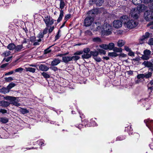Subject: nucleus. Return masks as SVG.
<instances>
[{"instance_id":"obj_54","label":"nucleus","mask_w":153,"mask_h":153,"mask_svg":"<svg viewBox=\"0 0 153 153\" xmlns=\"http://www.w3.org/2000/svg\"><path fill=\"white\" fill-rule=\"evenodd\" d=\"M71 16V15L70 14H68L66 15H65L64 19L66 21L67 20H68V19H69Z\"/></svg>"},{"instance_id":"obj_24","label":"nucleus","mask_w":153,"mask_h":153,"mask_svg":"<svg viewBox=\"0 0 153 153\" xmlns=\"http://www.w3.org/2000/svg\"><path fill=\"white\" fill-rule=\"evenodd\" d=\"M125 41L123 40H119L117 42V46L119 47H121L125 45Z\"/></svg>"},{"instance_id":"obj_10","label":"nucleus","mask_w":153,"mask_h":153,"mask_svg":"<svg viewBox=\"0 0 153 153\" xmlns=\"http://www.w3.org/2000/svg\"><path fill=\"white\" fill-rule=\"evenodd\" d=\"M147 7L144 4H141L137 6V10L136 11L138 12V15L139 14V12H142L147 10Z\"/></svg>"},{"instance_id":"obj_4","label":"nucleus","mask_w":153,"mask_h":153,"mask_svg":"<svg viewBox=\"0 0 153 153\" xmlns=\"http://www.w3.org/2000/svg\"><path fill=\"white\" fill-rule=\"evenodd\" d=\"M4 98L5 100L11 101L12 102L11 103L15 106H19L20 105V104L18 103L19 101L16 97L10 96H7L4 97Z\"/></svg>"},{"instance_id":"obj_33","label":"nucleus","mask_w":153,"mask_h":153,"mask_svg":"<svg viewBox=\"0 0 153 153\" xmlns=\"http://www.w3.org/2000/svg\"><path fill=\"white\" fill-rule=\"evenodd\" d=\"M145 38L143 36L139 39V43L141 44H143L145 42Z\"/></svg>"},{"instance_id":"obj_25","label":"nucleus","mask_w":153,"mask_h":153,"mask_svg":"<svg viewBox=\"0 0 153 153\" xmlns=\"http://www.w3.org/2000/svg\"><path fill=\"white\" fill-rule=\"evenodd\" d=\"M1 122L3 123H5L8 121V119L6 117H1L0 118Z\"/></svg>"},{"instance_id":"obj_37","label":"nucleus","mask_w":153,"mask_h":153,"mask_svg":"<svg viewBox=\"0 0 153 153\" xmlns=\"http://www.w3.org/2000/svg\"><path fill=\"white\" fill-rule=\"evenodd\" d=\"M152 73L151 72H149L148 73L144 74L145 77L146 78H148L150 77L152 75Z\"/></svg>"},{"instance_id":"obj_28","label":"nucleus","mask_w":153,"mask_h":153,"mask_svg":"<svg viewBox=\"0 0 153 153\" xmlns=\"http://www.w3.org/2000/svg\"><path fill=\"white\" fill-rule=\"evenodd\" d=\"M108 55L109 56L114 57H117L119 56V54H117L114 51L112 52L109 53Z\"/></svg>"},{"instance_id":"obj_2","label":"nucleus","mask_w":153,"mask_h":153,"mask_svg":"<svg viewBox=\"0 0 153 153\" xmlns=\"http://www.w3.org/2000/svg\"><path fill=\"white\" fill-rule=\"evenodd\" d=\"M100 29H101V33L103 35L108 36L112 33V27L109 24L107 23L104 24L103 28H101V26L99 25L97 27L96 30L98 31Z\"/></svg>"},{"instance_id":"obj_40","label":"nucleus","mask_w":153,"mask_h":153,"mask_svg":"<svg viewBox=\"0 0 153 153\" xmlns=\"http://www.w3.org/2000/svg\"><path fill=\"white\" fill-rule=\"evenodd\" d=\"M80 58V57L79 56L76 55H75L72 56H71L72 60H73L75 61H76L77 60H79Z\"/></svg>"},{"instance_id":"obj_1","label":"nucleus","mask_w":153,"mask_h":153,"mask_svg":"<svg viewBox=\"0 0 153 153\" xmlns=\"http://www.w3.org/2000/svg\"><path fill=\"white\" fill-rule=\"evenodd\" d=\"M130 15L131 17L134 18V19H131L126 23V27L129 29H133L136 27L138 24V22L137 20L138 19V12L135 10V9H132L131 11Z\"/></svg>"},{"instance_id":"obj_13","label":"nucleus","mask_w":153,"mask_h":153,"mask_svg":"<svg viewBox=\"0 0 153 153\" xmlns=\"http://www.w3.org/2000/svg\"><path fill=\"white\" fill-rule=\"evenodd\" d=\"M63 61L66 63H68L69 62L72 61L71 56H64L62 58Z\"/></svg>"},{"instance_id":"obj_3","label":"nucleus","mask_w":153,"mask_h":153,"mask_svg":"<svg viewBox=\"0 0 153 153\" xmlns=\"http://www.w3.org/2000/svg\"><path fill=\"white\" fill-rule=\"evenodd\" d=\"M60 1L59 8L61 9L60 10V14L57 20V22H59L62 20L64 16V12L62 10L65 7L67 4V2L66 1L64 0H59Z\"/></svg>"},{"instance_id":"obj_22","label":"nucleus","mask_w":153,"mask_h":153,"mask_svg":"<svg viewBox=\"0 0 153 153\" xmlns=\"http://www.w3.org/2000/svg\"><path fill=\"white\" fill-rule=\"evenodd\" d=\"M25 69L27 71H29L32 73H35L36 70L35 68L30 67L25 68Z\"/></svg>"},{"instance_id":"obj_5","label":"nucleus","mask_w":153,"mask_h":153,"mask_svg":"<svg viewBox=\"0 0 153 153\" xmlns=\"http://www.w3.org/2000/svg\"><path fill=\"white\" fill-rule=\"evenodd\" d=\"M55 20L51 18L50 16H45L43 18V21L46 25V27H49V26L51 25L54 23Z\"/></svg>"},{"instance_id":"obj_58","label":"nucleus","mask_w":153,"mask_h":153,"mask_svg":"<svg viewBox=\"0 0 153 153\" xmlns=\"http://www.w3.org/2000/svg\"><path fill=\"white\" fill-rule=\"evenodd\" d=\"M85 34L86 35L91 36L92 35V32L89 30H87L85 32Z\"/></svg>"},{"instance_id":"obj_45","label":"nucleus","mask_w":153,"mask_h":153,"mask_svg":"<svg viewBox=\"0 0 153 153\" xmlns=\"http://www.w3.org/2000/svg\"><path fill=\"white\" fill-rule=\"evenodd\" d=\"M4 79L7 82H10L13 80V78L11 77H5Z\"/></svg>"},{"instance_id":"obj_12","label":"nucleus","mask_w":153,"mask_h":153,"mask_svg":"<svg viewBox=\"0 0 153 153\" xmlns=\"http://www.w3.org/2000/svg\"><path fill=\"white\" fill-rule=\"evenodd\" d=\"M122 22L120 20H115L113 22V26L115 28H120L122 26Z\"/></svg>"},{"instance_id":"obj_21","label":"nucleus","mask_w":153,"mask_h":153,"mask_svg":"<svg viewBox=\"0 0 153 153\" xmlns=\"http://www.w3.org/2000/svg\"><path fill=\"white\" fill-rule=\"evenodd\" d=\"M23 48V45H18L16 46H15V51H16L19 52Z\"/></svg>"},{"instance_id":"obj_60","label":"nucleus","mask_w":153,"mask_h":153,"mask_svg":"<svg viewBox=\"0 0 153 153\" xmlns=\"http://www.w3.org/2000/svg\"><path fill=\"white\" fill-rule=\"evenodd\" d=\"M0 113L2 114H4L7 113V110L6 109H1L0 110Z\"/></svg>"},{"instance_id":"obj_11","label":"nucleus","mask_w":153,"mask_h":153,"mask_svg":"<svg viewBox=\"0 0 153 153\" xmlns=\"http://www.w3.org/2000/svg\"><path fill=\"white\" fill-rule=\"evenodd\" d=\"M144 122L150 130L152 131L153 130V120L147 119L145 120Z\"/></svg>"},{"instance_id":"obj_39","label":"nucleus","mask_w":153,"mask_h":153,"mask_svg":"<svg viewBox=\"0 0 153 153\" xmlns=\"http://www.w3.org/2000/svg\"><path fill=\"white\" fill-rule=\"evenodd\" d=\"M20 111L23 114H25L29 112V111L27 109L25 108H22L20 110Z\"/></svg>"},{"instance_id":"obj_43","label":"nucleus","mask_w":153,"mask_h":153,"mask_svg":"<svg viewBox=\"0 0 153 153\" xmlns=\"http://www.w3.org/2000/svg\"><path fill=\"white\" fill-rule=\"evenodd\" d=\"M23 70L24 69L23 68L20 67L16 69L15 71L16 72H19L21 73L22 72Z\"/></svg>"},{"instance_id":"obj_38","label":"nucleus","mask_w":153,"mask_h":153,"mask_svg":"<svg viewBox=\"0 0 153 153\" xmlns=\"http://www.w3.org/2000/svg\"><path fill=\"white\" fill-rule=\"evenodd\" d=\"M53 45H52L51 46H50L49 47L46 49L44 51V53L45 54H47L51 52V49H50V48L52 46H53Z\"/></svg>"},{"instance_id":"obj_20","label":"nucleus","mask_w":153,"mask_h":153,"mask_svg":"<svg viewBox=\"0 0 153 153\" xmlns=\"http://www.w3.org/2000/svg\"><path fill=\"white\" fill-rule=\"evenodd\" d=\"M7 49L10 50H13L15 48V45L13 43H10L7 46Z\"/></svg>"},{"instance_id":"obj_53","label":"nucleus","mask_w":153,"mask_h":153,"mask_svg":"<svg viewBox=\"0 0 153 153\" xmlns=\"http://www.w3.org/2000/svg\"><path fill=\"white\" fill-rule=\"evenodd\" d=\"M49 29H48V33H51L53 31L54 28V26L50 27Z\"/></svg>"},{"instance_id":"obj_31","label":"nucleus","mask_w":153,"mask_h":153,"mask_svg":"<svg viewBox=\"0 0 153 153\" xmlns=\"http://www.w3.org/2000/svg\"><path fill=\"white\" fill-rule=\"evenodd\" d=\"M99 47L102 49L105 50L108 49V45L106 44H102L99 45Z\"/></svg>"},{"instance_id":"obj_46","label":"nucleus","mask_w":153,"mask_h":153,"mask_svg":"<svg viewBox=\"0 0 153 153\" xmlns=\"http://www.w3.org/2000/svg\"><path fill=\"white\" fill-rule=\"evenodd\" d=\"M83 52L82 51H77L74 53V55H78L82 54L83 53Z\"/></svg>"},{"instance_id":"obj_62","label":"nucleus","mask_w":153,"mask_h":153,"mask_svg":"<svg viewBox=\"0 0 153 153\" xmlns=\"http://www.w3.org/2000/svg\"><path fill=\"white\" fill-rule=\"evenodd\" d=\"M153 1V0H143V2L145 4H148L151 2Z\"/></svg>"},{"instance_id":"obj_14","label":"nucleus","mask_w":153,"mask_h":153,"mask_svg":"<svg viewBox=\"0 0 153 153\" xmlns=\"http://www.w3.org/2000/svg\"><path fill=\"white\" fill-rule=\"evenodd\" d=\"M61 62V60L57 59H54L51 62V65L52 66H56L59 64Z\"/></svg>"},{"instance_id":"obj_7","label":"nucleus","mask_w":153,"mask_h":153,"mask_svg":"<svg viewBox=\"0 0 153 153\" xmlns=\"http://www.w3.org/2000/svg\"><path fill=\"white\" fill-rule=\"evenodd\" d=\"M83 52L84 53L82 55V58L83 59H88L91 57V54L88 53L90 52L89 48H86L83 49Z\"/></svg>"},{"instance_id":"obj_64","label":"nucleus","mask_w":153,"mask_h":153,"mask_svg":"<svg viewBox=\"0 0 153 153\" xmlns=\"http://www.w3.org/2000/svg\"><path fill=\"white\" fill-rule=\"evenodd\" d=\"M124 49L127 51L129 52L131 50V49L126 46H124Z\"/></svg>"},{"instance_id":"obj_16","label":"nucleus","mask_w":153,"mask_h":153,"mask_svg":"<svg viewBox=\"0 0 153 153\" xmlns=\"http://www.w3.org/2000/svg\"><path fill=\"white\" fill-rule=\"evenodd\" d=\"M152 62L148 61H145L142 63V65H144L145 67L149 68H150L152 65Z\"/></svg>"},{"instance_id":"obj_41","label":"nucleus","mask_w":153,"mask_h":153,"mask_svg":"<svg viewBox=\"0 0 153 153\" xmlns=\"http://www.w3.org/2000/svg\"><path fill=\"white\" fill-rule=\"evenodd\" d=\"M41 74L45 78H48L50 77V76L45 72H43Z\"/></svg>"},{"instance_id":"obj_44","label":"nucleus","mask_w":153,"mask_h":153,"mask_svg":"<svg viewBox=\"0 0 153 153\" xmlns=\"http://www.w3.org/2000/svg\"><path fill=\"white\" fill-rule=\"evenodd\" d=\"M97 51L99 52V53L100 54H103L105 55L106 53V52L104 50L102 49H97Z\"/></svg>"},{"instance_id":"obj_6","label":"nucleus","mask_w":153,"mask_h":153,"mask_svg":"<svg viewBox=\"0 0 153 153\" xmlns=\"http://www.w3.org/2000/svg\"><path fill=\"white\" fill-rule=\"evenodd\" d=\"M144 16L146 21H150L153 19V12L151 10H147L145 13Z\"/></svg>"},{"instance_id":"obj_17","label":"nucleus","mask_w":153,"mask_h":153,"mask_svg":"<svg viewBox=\"0 0 153 153\" xmlns=\"http://www.w3.org/2000/svg\"><path fill=\"white\" fill-rule=\"evenodd\" d=\"M10 104V103L8 102L5 101H2L0 102V106L6 107L8 106Z\"/></svg>"},{"instance_id":"obj_15","label":"nucleus","mask_w":153,"mask_h":153,"mask_svg":"<svg viewBox=\"0 0 153 153\" xmlns=\"http://www.w3.org/2000/svg\"><path fill=\"white\" fill-rule=\"evenodd\" d=\"M92 1L94 4L98 6H100L102 5V4L104 2L103 0H95L94 1Z\"/></svg>"},{"instance_id":"obj_63","label":"nucleus","mask_w":153,"mask_h":153,"mask_svg":"<svg viewBox=\"0 0 153 153\" xmlns=\"http://www.w3.org/2000/svg\"><path fill=\"white\" fill-rule=\"evenodd\" d=\"M153 86V80L151 81L148 84L147 86Z\"/></svg>"},{"instance_id":"obj_29","label":"nucleus","mask_w":153,"mask_h":153,"mask_svg":"<svg viewBox=\"0 0 153 153\" xmlns=\"http://www.w3.org/2000/svg\"><path fill=\"white\" fill-rule=\"evenodd\" d=\"M133 3L135 5H137L141 4L142 2V0H132Z\"/></svg>"},{"instance_id":"obj_36","label":"nucleus","mask_w":153,"mask_h":153,"mask_svg":"<svg viewBox=\"0 0 153 153\" xmlns=\"http://www.w3.org/2000/svg\"><path fill=\"white\" fill-rule=\"evenodd\" d=\"M44 35L43 33H42V32L41 31L38 34L37 37L39 39H42V38H43Z\"/></svg>"},{"instance_id":"obj_18","label":"nucleus","mask_w":153,"mask_h":153,"mask_svg":"<svg viewBox=\"0 0 153 153\" xmlns=\"http://www.w3.org/2000/svg\"><path fill=\"white\" fill-rule=\"evenodd\" d=\"M39 69L42 71H46L49 69V68L45 65L42 64L39 66Z\"/></svg>"},{"instance_id":"obj_50","label":"nucleus","mask_w":153,"mask_h":153,"mask_svg":"<svg viewBox=\"0 0 153 153\" xmlns=\"http://www.w3.org/2000/svg\"><path fill=\"white\" fill-rule=\"evenodd\" d=\"M148 43L150 45H153V38H151L149 39Z\"/></svg>"},{"instance_id":"obj_42","label":"nucleus","mask_w":153,"mask_h":153,"mask_svg":"<svg viewBox=\"0 0 153 153\" xmlns=\"http://www.w3.org/2000/svg\"><path fill=\"white\" fill-rule=\"evenodd\" d=\"M10 52L9 51H4L2 54L4 56H7L10 54Z\"/></svg>"},{"instance_id":"obj_34","label":"nucleus","mask_w":153,"mask_h":153,"mask_svg":"<svg viewBox=\"0 0 153 153\" xmlns=\"http://www.w3.org/2000/svg\"><path fill=\"white\" fill-rule=\"evenodd\" d=\"M16 85V84L14 83H10L7 87L8 89L10 90L12 88L14 87Z\"/></svg>"},{"instance_id":"obj_55","label":"nucleus","mask_w":153,"mask_h":153,"mask_svg":"<svg viewBox=\"0 0 153 153\" xmlns=\"http://www.w3.org/2000/svg\"><path fill=\"white\" fill-rule=\"evenodd\" d=\"M94 59L96 61L98 62H100L101 61V59L100 57H97V56L94 57Z\"/></svg>"},{"instance_id":"obj_26","label":"nucleus","mask_w":153,"mask_h":153,"mask_svg":"<svg viewBox=\"0 0 153 153\" xmlns=\"http://www.w3.org/2000/svg\"><path fill=\"white\" fill-rule=\"evenodd\" d=\"M113 51L116 53H121L122 51V50L121 48H119L116 47H114L113 49Z\"/></svg>"},{"instance_id":"obj_48","label":"nucleus","mask_w":153,"mask_h":153,"mask_svg":"<svg viewBox=\"0 0 153 153\" xmlns=\"http://www.w3.org/2000/svg\"><path fill=\"white\" fill-rule=\"evenodd\" d=\"M60 31V30H59L57 34L55 36V41L58 39L60 37V35H59Z\"/></svg>"},{"instance_id":"obj_52","label":"nucleus","mask_w":153,"mask_h":153,"mask_svg":"<svg viewBox=\"0 0 153 153\" xmlns=\"http://www.w3.org/2000/svg\"><path fill=\"white\" fill-rule=\"evenodd\" d=\"M145 77L144 74H139L137 76V78L138 79L143 78Z\"/></svg>"},{"instance_id":"obj_49","label":"nucleus","mask_w":153,"mask_h":153,"mask_svg":"<svg viewBox=\"0 0 153 153\" xmlns=\"http://www.w3.org/2000/svg\"><path fill=\"white\" fill-rule=\"evenodd\" d=\"M48 27H46L44 29L42 33H43L44 35L46 34L48 32Z\"/></svg>"},{"instance_id":"obj_51","label":"nucleus","mask_w":153,"mask_h":153,"mask_svg":"<svg viewBox=\"0 0 153 153\" xmlns=\"http://www.w3.org/2000/svg\"><path fill=\"white\" fill-rule=\"evenodd\" d=\"M147 26H150V28L151 29H153V21L152 22L149 23L147 25Z\"/></svg>"},{"instance_id":"obj_23","label":"nucleus","mask_w":153,"mask_h":153,"mask_svg":"<svg viewBox=\"0 0 153 153\" xmlns=\"http://www.w3.org/2000/svg\"><path fill=\"white\" fill-rule=\"evenodd\" d=\"M90 54H91V57L92 56L94 57H97L99 55V52L98 51H90Z\"/></svg>"},{"instance_id":"obj_32","label":"nucleus","mask_w":153,"mask_h":153,"mask_svg":"<svg viewBox=\"0 0 153 153\" xmlns=\"http://www.w3.org/2000/svg\"><path fill=\"white\" fill-rule=\"evenodd\" d=\"M108 47L109 50H113L114 47V44L113 43H110L108 45Z\"/></svg>"},{"instance_id":"obj_47","label":"nucleus","mask_w":153,"mask_h":153,"mask_svg":"<svg viewBox=\"0 0 153 153\" xmlns=\"http://www.w3.org/2000/svg\"><path fill=\"white\" fill-rule=\"evenodd\" d=\"M125 139L124 137L122 136H120L117 137L116 139V141H119V140H122Z\"/></svg>"},{"instance_id":"obj_57","label":"nucleus","mask_w":153,"mask_h":153,"mask_svg":"<svg viewBox=\"0 0 153 153\" xmlns=\"http://www.w3.org/2000/svg\"><path fill=\"white\" fill-rule=\"evenodd\" d=\"M36 39V38L35 36H31L30 39V41L31 42H33Z\"/></svg>"},{"instance_id":"obj_8","label":"nucleus","mask_w":153,"mask_h":153,"mask_svg":"<svg viewBox=\"0 0 153 153\" xmlns=\"http://www.w3.org/2000/svg\"><path fill=\"white\" fill-rule=\"evenodd\" d=\"M151 51L149 50L146 49L143 51V55L141 58L143 60H148L150 58V56L151 54Z\"/></svg>"},{"instance_id":"obj_27","label":"nucleus","mask_w":153,"mask_h":153,"mask_svg":"<svg viewBox=\"0 0 153 153\" xmlns=\"http://www.w3.org/2000/svg\"><path fill=\"white\" fill-rule=\"evenodd\" d=\"M92 41L95 42H101V39L99 37H94L92 38Z\"/></svg>"},{"instance_id":"obj_56","label":"nucleus","mask_w":153,"mask_h":153,"mask_svg":"<svg viewBox=\"0 0 153 153\" xmlns=\"http://www.w3.org/2000/svg\"><path fill=\"white\" fill-rule=\"evenodd\" d=\"M50 68L51 69V70L54 71H57L58 69L57 67H55V66H51L50 67Z\"/></svg>"},{"instance_id":"obj_35","label":"nucleus","mask_w":153,"mask_h":153,"mask_svg":"<svg viewBox=\"0 0 153 153\" xmlns=\"http://www.w3.org/2000/svg\"><path fill=\"white\" fill-rule=\"evenodd\" d=\"M1 90L2 92L4 94L8 93L10 91L8 89L7 87V88H2Z\"/></svg>"},{"instance_id":"obj_30","label":"nucleus","mask_w":153,"mask_h":153,"mask_svg":"<svg viewBox=\"0 0 153 153\" xmlns=\"http://www.w3.org/2000/svg\"><path fill=\"white\" fill-rule=\"evenodd\" d=\"M42 41V39H39L38 40H35L33 42V45L34 46H36L38 45H39L40 44L39 42H40Z\"/></svg>"},{"instance_id":"obj_59","label":"nucleus","mask_w":153,"mask_h":153,"mask_svg":"<svg viewBox=\"0 0 153 153\" xmlns=\"http://www.w3.org/2000/svg\"><path fill=\"white\" fill-rule=\"evenodd\" d=\"M150 35V33L149 32H146L145 34L143 35V36L146 39L148 38Z\"/></svg>"},{"instance_id":"obj_19","label":"nucleus","mask_w":153,"mask_h":153,"mask_svg":"<svg viewBox=\"0 0 153 153\" xmlns=\"http://www.w3.org/2000/svg\"><path fill=\"white\" fill-rule=\"evenodd\" d=\"M128 19V17L127 16H122L120 18V21L124 23H126V21Z\"/></svg>"},{"instance_id":"obj_9","label":"nucleus","mask_w":153,"mask_h":153,"mask_svg":"<svg viewBox=\"0 0 153 153\" xmlns=\"http://www.w3.org/2000/svg\"><path fill=\"white\" fill-rule=\"evenodd\" d=\"M94 20V19L93 17L88 16L84 20V25L85 26L87 27L90 26Z\"/></svg>"},{"instance_id":"obj_61","label":"nucleus","mask_w":153,"mask_h":153,"mask_svg":"<svg viewBox=\"0 0 153 153\" xmlns=\"http://www.w3.org/2000/svg\"><path fill=\"white\" fill-rule=\"evenodd\" d=\"M128 55L130 56H134V53L131 50L129 52Z\"/></svg>"}]
</instances>
